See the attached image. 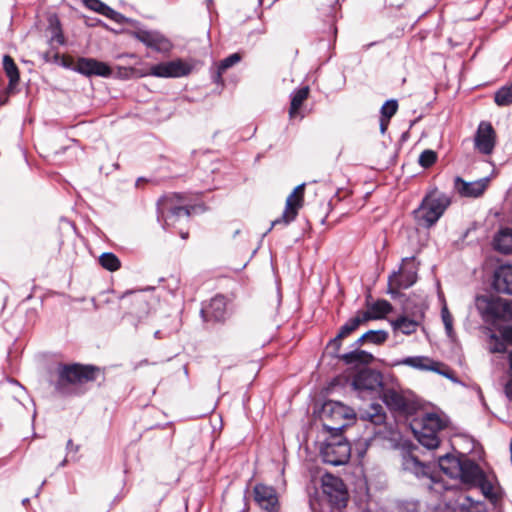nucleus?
<instances>
[{
	"mask_svg": "<svg viewBox=\"0 0 512 512\" xmlns=\"http://www.w3.org/2000/svg\"><path fill=\"white\" fill-rule=\"evenodd\" d=\"M192 69L191 64L181 59H176L153 65L150 68V74L161 78H179L189 75Z\"/></svg>",
	"mask_w": 512,
	"mask_h": 512,
	"instance_id": "obj_11",
	"label": "nucleus"
},
{
	"mask_svg": "<svg viewBox=\"0 0 512 512\" xmlns=\"http://www.w3.org/2000/svg\"><path fill=\"white\" fill-rule=\"evenodd\" d=\"M322 490L331 506L340 509L347 505L348 493L339 477L326 474L322 479Z\"/></svg>",
	"mask_w": 512,
	"mask_h": 512,
	"instance_id": "obj_8",
	"label": "nucleus"
},
{
	"mask_svg": "<svg viewBox=\"0 0 512 512\" xmlns=\"http://www.w3.org/2000/svg\"><path fill=\"white\" fill-rule=\"evenodd\" d=\"M397 364L406 365L418 370L434 371L441 375H444L447 378H450V375L448 373L442 372L438 369V366L440 365L439 362H436L427 356L406 357L398 361Z\"/></svg>",
	"mask_w": 512,
	"mask_h": 512,
	"instance_id": "obj_21",
	"label": "nucleus"
},
{
	"mask_svg": "<svg viewBox=\"0 0 512 512\" xmlns=\"http://www.w3.org/2000/svg\"><path fill=\"white\" fill-rule=\"evenodd\" d=\"M495 145L496 132L492 124L488 121H481L474 137L475 149L484 155H490Z\"/></svg>",
	"mask_w": 512,
	"mask_h": 512,
	"instance_id": "obj_12",
	"label": "nucleus"
},
{
	"mask_svg": "<svg viewBox=\"0 0 512 512\" xmlns=\"http://www.w3.org/2000/svg\"><path fill=\"white\" fill-rule=\"evenodd\" d=\"M188 235H189L188 232H183V231L180 232V236H181L182 239H187Z\"/></svg>",
	"mask_w": 512,
	"mask_h": 512,
	"instance_id": "obj_59",
	"label": "nucleus"
},
{
	"mask_svg": "<svg viewBox=\"0 0 512 512\" xmlns=\"http://www.w3.org/2000/svg\"><path fill=\"white\" fill-rule=\"evenodd\" d=\"M154 337H155L156 339H161V338H162L161 331H160V330H157V331L154 333Z\"/></svg>",
	"mask_w": 512,
	"mask_h": 512,
	"instance_id": "obj_58",
	"label": "nucleus"
},
{
	"mask_svg": "<svg viewBox=\"0 0 512 512\" xmlns=\"http://www.w3.org/2000/svg\"><path fill=\"white\" fill-rule=\"evenodd\" d=\"M309 87L303 86L299 89L294 90L291 95V101H290V108H289V117L295 118L299 112V109L301 108L303 102L308 98L309 96Z\"/></svg>",
	"mask_w": 512,
	"mask_h": 512,
	"instance_id": "obj_29",
	"label": "nucleus"
},
{
	"mask_svg": "<svg viewBox=\"0 0 512 512\" xmlns=\"http://www.w3.org/2000/svg\"><path fill=\"white\" fill-rule=\"evenodd\" d=\"M403 469L415 474L417 477L425 476L428 473V466L420 462L417 457L412 454H406L402 460Z\"/></svg>",
	"mask_w": 512,
	"mask_h": 512,
	"instance_id": "obj_30",
	"label": "nucleus"
},
{
	"mask_svg": "<svg viewBox=\"0 0 512 512\" xmlns=\"http://www.w3.org/2000/svg\"><path fill=\"white\" fill-rule=\"evenodd\" d=\"M319 417L327 432L340 433L355 418V413L339 401L328 400L322 405Z\"/></svg>",
	"mask_w": 512,
	"mask_h": 512,
	"instance_id": "obj_5",
	"label": "nucleus"
},
{
	"mask_svg": "<svg viewBox=\"0 0 512 512\" xmlns=\"http://www.w3.org/2000/svg\"><path fill=\"white\" fill-rule=\"evenodd\" d=\"M489 183V177L467 182L460 176H457L454 179V189L461 197L478 198L487 190Z\"/></svg>",
	"mask_w": 512,
	"mask_h": 512,
	"instance_id": "obj_13",
	"label": "nucleus"
},
{
	"mask_svg": "<svg viewBox=\"0 0 512 512\" xmlns=\"http://www.w3.org/2000/svg\"><path fill=\"white\" fill-rule=\"evenodd\" d=\"M359 327V320L350 318L344 325L339 329L337 335L331 339L328 343L333 353H338L342 346V340L351 335Z\"/></svg>",
	"mask_w": 512,
	"mask_h": 512,
	"instance_id": "obj_24",
	"label": "nucleus"
},
{
	"mask_svg": "<svg viewBox=\"0 0 512 512\" xmlns=\"http://www.w3.org/2000/svg\"><path fill=\"white\" fill-rule=\"evenodd\" d=\"M370 310L374 314V318L378 319L390 313L392 305L387 300H377L371 305Z\"/></svg>",
	"mask_w": 512,
	"mask_h": 512,
	"instance_id": "obj_36",
	"label": "nucleus"
},
{
	"mask_svg": "<svg viewBox=\"0 0 512 512\" xmlns=\"http://www.w3.org/2000/svg\"><path fill=\"white\" fill-rule=\"evenodd\" d=\"M367 332L364 333L359 339H357L353 344H352V347L353 348H357L359 349V347L364 343V342H367Z\"/></svg>",
	"mask_w": 512,
	"mask_h": 512,
	"instance_id": "obj_49",
	"label": "nucleus"
},
{
	"mask_svg": "<svg viewBox=\"0 0 512 512\" xmlns=\"http://www.w3.org/2000/svg\"><path fill=\"white\" fill-rule=\"evenodd\" d=\"M103 16L109 18L110 20L118 23V24H125V23H130L131 20L126 18L124 15H122L121 13L113 10L111 7H109L107 5L104 13H103Z\"/></svg>",
	"mask_w": 512,
	"mask_h": 512,
	"instance_id": "obj_41",
	"label": "nucleus"
},
{
	"mask_svg": "<svg viewBox=\"0 0 512 512\" xmlns=\"http://www.w3.org/2000/svg\"><path fill=\"white\" fill-rule=\"evenodd\" d=\"M333 355L343 361L346 365L354 366L368 365L374 360V356L371 353L357 348H354V350L347 353L339 354L338 352L333 353Z\"/></svg>",
	"mask_w": 512,
	"mask_h": 512,
	"instance_id": "obj_22",
	"label": "nucleus"
},
{
	"mask_svg": "<svg viewBox=\"0 0 512 512\" xmlns=\"http://www.w3.org/2000/svg\"><path fill=\"white\" fill-rule=\"evenodd\" d=\"M398 110V102L395 99L387 100L381 107L380 117L391 119Z\"/></svg>",
	"mask_w": 512,
	"mask_h": 512,
	"instance_id": "obj_38",
	"label": "nucleus"
},
{
	"mask_svg": "<svg viewBox=\"0 0 512 512\" xmlns=\"http://www.w3.org/2000/svg\"><path fill=\"white\" fill-rule=\"evenodd\" d=\"M135 37L158 52H168L172 48L171 42L163 35L147 30H139L135 33Z\"/></svg>",
	"mask_w": 512,
	"mask_h": 512,
	"instance_id": "obj_17",
	"label": "nucleus"
},
{
	"mask_svg": "<svg viewBox=\"0 0 512 512\" xmlns=\"http://www.w3.org/2000/svg\"><path fill=\"white\" fill-rule=\"evenodd\" d=\"M240 60L241 56L239 53H233L228 57L224 58L223 60H221L217 67V72L214 76V82L222 83V73L226 71L228 68L240 62Z\"/></svg>",
	"mask_w": 512,
	"mask_h": 512,
	"instance_id": "obj_32",
	"label": "nucleus"
},
{
	"mask_svg": "<svg viewBox=\"0 0 512 512\" xmlns=\"http://www.w3.org/2000/svg\"><path fill=\"white\" fill-rule=\"evenodd\" d=\"M482 473L483 471L477 463L466 456H463L461 472L457 474L456 479H459L462 483L473 487L474 484L481 479Z\"/></svg>",
	"mask_w": 512,
	"mask_h": 512,
	"instance_id": "obj_20",
	"label": "nucleus"
},
{
	"mask_svg": "<svg viewBox=\"0 0 512 512\" xmlns=\"http://www.w3.org/2000/svg\"><path fill=\"white\" fill-rule=\"evenodd\" d=\"M352 385L359 391H375L382 387V374L372 369L360 370L353 378Z\"/></svg>",
	"mask_w": 512,
	"mask_h": 512,
	"instance_id": "obj_15",
	"label": "nucleus"
},
{
	"mask_svg": "<svg viewBox=\"0 0 512 512\" xmlns=\"http://www.w3.org/2000/svg\"><path fill=\"white\" fill-rule=\"evenodd\" d=\"M304 187V183L298 185L293 190V192L287 197L285 209L282 215L279 218L272 221L271 227L269 228L268 231H270L274 226L279 224L287 226L296 219L299 209L303 206Z\"/></svg>",
	"mask_w": 512,
	"mask_h": 512,
	"instance_id": "obj_9",
	"label": "nucleus"
},
{
	"mask_svg": "<svg viewBox=\"0 0 512 512\" xmlns=\"http://www.w3.org/2000/svg\"><path fill=\"white\" fill-rule=\"evenodd\" d=\"M53 63L60 65L65 68H70L71 63L67 57L61 56L58 52L53 54Z\"/></svg>",
	"mask_w": 512,
	"mask_h": 512,
	"instance_id": "obj_44",
	"label": "nucleus"
},
{
	"mask_svg": "<svg viewBox=\"0 0 512 512\" xmlns=\"http://www.w3.org/2000/svg\"><path fill=\"white\" fill-rule=\"evenodd\" d=\"M473 487H478L481 489L482 493L485 497L494 499L496 498V494L494 493V486L490 480L487 479L484 472L481 475V479L477 481Z\"/></svg>",
	"mask_w": 512,
	"mask_h": 512,
	"instance_id": "obj_37",
	"label": "nucleus"
},
{
	"mask_svg": "<svg viewBox=\"0 0 512 512\" xmlns=\"http://www.w3.org/2000/svg\"><path fill=\"white\" fill-rule=\"evenodd\" d=\"M504 392L507 398L512 401V379L506 383Z\"/></svg>",
	"mask_w": 512,
	"mask_h": 512,
	"instance_id": "obj_50",
	"label": "nucleus"
},
{
	"mask_svg": "<svg viewBox=\"0 0 512 512\" xmlns=\"http://www.w3.org/2000/svg\"><path fill=\"white\" fill-rule=\"evenodd\" d=\"M389 123H390V119L380 117V132H381V134L384 135L386 133Z\"/></svg>",
	"mask_w": 512,
	"mask_h": 512,
	"instance_id": "obj_47",
	"label": "nucleus"
},
{
	"mask_svg": "<svg viewBox=\"0 0 512 512\" xmlns=\"http://www.w3.org/2000/svg\"><path fill=\"white\" fill-rule=\"evenodd\" d=\"M407 512H418V505L415 502H407L403 505Z\"/></svg>",
	"mask_w": 512,
	"mask_h": 512,
	"instance_id": "obj_51",
	"label": "nucleus"
},
{
	"mask_svg": "<svg viewBox=\"0 0 512 512\" xmlns=\"http://www.w3.org/2000/svg\"><path fill=\"white\" fill-rule=\"evenodd\" d=\"M418 322L408 317L402 316L394 321V328L402 333L409 335L416 331Z\"/></svg>",
	"mask_w": 512,
	"mask_h": 512,
	"instance_id": "obj_34",
	"label": "nucleus"
},
{
	"mask_svg": "<svg viewBox=\"0 0 512 512\" xmlns=\"http://www.w3.org/2000/svg\"><path fill=\"white\" fill-rule=\"evenodd\" d=\"M53 54L54 53H51L50 51L48 52H45L42 54V59L46 62V63H49V62H52L53 63Z\"/></svg>",
	"mask_w": 512,
	"mask_h": 512,
	"instance_id": "obj_53",
	"label": "nucleus"
},
{
	"mask_svg": "<svg viewBox=\"0 0 512 512\" xmlns=\"http://www.w3.org/2000/svg\"><path fill=\"white\" fill-rule=\"evenodd\" d=\"M382 399L390 410L404 412L408 409L406 398L394 389L383 390Z\"/></svg>",
	"mask_w": 512,
	"mask_h": 512,
	"instance_id": "obj_25",
	"label": "nucleus"
},
{
	"mask_svg": "<svg viewBox=\"0 0 512 512\" xmlns=\"http://www.w3.org/2000/svg\"><path fill=\"white\" fill-rule=\"evenodd\" d=\"M99 263L103 268L111 272L118 270L121 266L119 258L111 252L103 253L99 257Z\"/></svg>",
	"mask_w": 512,
	"mask_h": 512,
	"instance_id": "obj_35",
	"label": "nucleus"
},
{
	"mask_svg": "<svg viewBox=\"0 0 512 512\" xmlns=\"http://www.w3.org/2000/svg\"><path fill=\"white\" fill-rule=\"evenodd\" d=\"M16 88L14 90H9V85L6 89L0 91V106L5 105L9 101L10 94L16 93Z\"/></svg>",
	"mask_w": 512,
	"mask_h": 512,
	"instance_id": "obj_45",
	"label": "nucleus"
},
{
	"mask_svg": "<svg viewBox=\"0 0 512 512\" xmlns=\"http://www.w3.org/2000/svg\"><path fill=\"white\" fill-rule=\"evenodd\" d=\"M437 160V153L433 150L426 149L424 150L418 159V163L423 168L431 167Z\"/></svg>",
	"mask_w": 512,
	"mask_h": 512,
	"instance_id": "obj_39",
	"label": "nucleus"
},
{
	"mask_svg": "<svg viewBox=\"0 0 512 512\" xmlns=\"http://www.w3.org/2000/svg\"><path fill=\"white\" fill-rule=\"evenodd\" d=\"M493 247L502 254L512 253V229H500L494 236Z\"/></svg>",
	"mask_w": 512,
	"mask_h": 512,
	"instance_id": "obj_26",
	"label": "nucleus"
},
{
	"mask_svg": "<svg viewBox=\"0 0 512 512\" xmlns=\"http://www.w3.org/2000/svg\"><path fill=\"white\" fill-rule=\"evenodd\" d=\"M350 455V444L339 433H330V437L321 448L323 461L333 466L346 464L350 459Z\"/></svg>",
	"mask_w": 512,
	"mask_h": 512,
	"instance_id": "obj_7",
	"label": "nucleus"
},
{
	"mask_svg": "<svg viewBox=\"0 0 512 512\" xmlns=\"http://www.w3.org/2000/svg\"><path fill=\"white\" fill-rule=\"evenodd\" d=\"M100 369L94 365L80 363L59 364L55 392L63 397L80 396L86 392L85 384L95 381Z\"/></svg>",
	"mask_w": 512,
	"mask_h": 512,
	"instance_id": "obj_1",
	"label": "nucleus"
},
{
	"mask_svg": "<svg viewBox=\"0 0 512 512\" xmlns=\"http://www.w3.org/2000/svg\"><path fill=\"white\" fill-rule=\"evenodd\" d=\"M464 454L460 457H456L451 454L440 456L438 459V465L440 469L450 478H457V474L461 472V463L463 461Z\"/></svg>",
	"mask_w": 512,
	"mask_h": 512,
	"instance_id": "obj_23",
	"label": "nucleus"
},
{
	"mask_svg": "<svg viewBox=\"0 0 512 512\" xmlns=\"http://www.w3.org/2000/svg\"><path fill=\"white\" fill-rule=\"evenodd\" d=\"M353 319H358L359 320V326L371 319H375L374 318V314L370 311H366V312H363L362 314H358L356 315L355 317H353Z\"/></svg>",
	"mask_w": 512,
	"mask_h": 512,
	"instance_id": "obj_46",
	"label": "nucleus"
},
{
	"mask_svg": "<svg viewBox=\"0 0 512 512\" xmlns=\"http://www.w3.org/2000/svg\"><path fill=\"white\" fill-rule=\"evenodd\" d=\"M415 438L427 449H435L439 446L438 433L445 427L444 421L435 413H426L420 418H415L410 424Z\"/></svg>",
	"mask_w": 512,
	"mask_h": 512,
	"instance_id": "obj_4",
	"label": "nucleus"
},
{
	"mask_svg": "<svg viewBox=\"0 0 512 512\" xmlns=\"http://www.w3.org/2000/svg\"><path fill=\"white\" fill-rule=\"evenodd\" d=\"M126 297H130L133 305L135 306L132 313L138 316H140L141 314H148V303L143 294L130 291L122 295L121 299H124Z\"/></svg>",
	"mask_w": 512,
	"mask_h": 512,
	"instance_id": "obj_31",
	"label": "nucleus"
},
{
	"mask_svg": "<svg viewBox=\"0 0 512 512\" xmlns=\"http://www.w3.org/2000/svg\"><path fill=\"white\" fill-rule=\"evenodd\" d=\"M367 336V342L381 345L388 339V332L385 330H369Z\"/></svg>",
	"mask_w": 512,
	"mask_h": 512,
	"instance_id": "obj_40",
	"label": "nucleus"
},
{
	"mask_svg": "<svg viewBox=\"0 0 512 512\" xmlns=\"http://www.w3.org/2000/svg\"><path fill=\"white\" fill-rule=\"evenodd\" d=\"M442 321L444 323L447 334L450 336L453 332L452 315L448 311L447 307L444 306L441 310Z\"/></svg>",
	"mask_w": 512,
	"mask_h": 512,
	"instance_id": "obj_43",
	"label": "nucleus"
},
{
	"mask_svg": "<svg viewBox=\"0 0 512 512\" xmlns=\"http://www.w3.org/2000/svg\"><path fill=\"white\" fill-rule=\"evenodd\" d=\"M508 363H509V368L512 371V349L508 352Z\"/></svg>",
	"mask_w": 512,
	"mask_h": 512,
	"instance_id": "obj_56",
	"label": "nucleus"
},
{
	"mask_svg": "<svg viewBox=\"0 0 512 512\" xmlns=\"http://www.w3.org/2000/svg\"><path fill=\"white\" fill-rule=\"evenodd\" d=\"M73 70L87 77H109L112 74L111 68L106 63L86 57L78 58Z\"/></svg>",
	"mask_w": 512,
	"mask_h": 512,
	"instance_id": "obj_14",
	"label": "nucleus"
},
{
	"mask_svg": "<svg viewBox=\"0 0 512 512\" xmlns=\"http://www.w3.org/2000/svg\"><path fill=\"white\" fill-rule=\"evenodd\" d=\"M494 101L500 107L512 104V82L499 88L494 94Z\"/></svg>",
	"mask_w": 512,
	"mask_h": 512,
	"instance_id": "obj_33",
	"label": "nucleus"
},
{
	"mask_svg": "<svg viewBox=\"0 0 512 512\" xmlns=\"http://www.w3.org/2000/svg\"><path fill=\"white\" fill-rule=\"evenodd\" d=\"M360 419L382 425L385 423L386 413L380 404H371L368 409L360 412Z\"/></svg>",
	"mask_w": 512,
	"mask_h": 512,
	"instance_id": "obj_28",
	"label": "nucleus"
},
{
	"mask_svg": "<svg viewBox=\"0 0 512 512\" xmlns=\"http://www.w3.org/2000/svg\"><path fill=\"white\" fill-rule=\"evenodd\" d=\"M2 64L3 70L9 79V90H14L20 81L19 69L10 55H4Z\"/></svg>",
	"mask_w": 512,
	"mask_h": 512,
	"instance_id": "obj_27",
	"label": "nucleus"
},
{
	"mask_svg": "<svg viewBox=\"0 0 512 512\" xmlns=\"http://www.w3.org/2000/svg\"><path fill=\"white\" fill-rule=\"evenodd\" d=\"M450 203L448 195L433 189L424 196L419 207L414 210V218L420 226L430 228L437 223Z\"/></svg>",
	"mask_w": 512,
	"mask_h": 512,
	"instance_id": "obj_2",
	"label": "nucleus"
},
{
	"mask_svg": "<svg viewBox=\"0 0 512 512\" xmlns=\"http://www.w3.org/2000/svg\"><path fill=\"white\" fill-rule=\"evenodd\" d=\"M66 449L68 452L77 453L79 451V445H74L73 441L71 439H69L67 441Z\"/></svg>",
	"mask_w": 512,
	"mask_h": 512,
	"instance_id": "obj_52",
	"label": "nucleus"
},
{
	"mask_svg": "<svg viewBox=\"0 0 512 512\" xmlns=\"http://www.w3.org/2000/svg\"><path fill=\"white\" fill-rule=\"evenodd\" d=\"M476 307L482 318L486 321H506L512 319V300L480 295L476 297Z\"/></svg>",
	"mask_w": 512,
	"mask_h": 512,
	"instance_id": "obj_6",
	"label": "nucleus"
},
{
	"mask_svg": "<svg viewBox=\"0 0 512 512\" xmlns=\"http://www.w3.org/2000/svg\"><path fill=\"white\" fill-rule=\"evenodd\" d=\"M505 351V344L502 342H498L495 347L492 349V352L502 353Z\"/></svg>",
	"mask_w": 512,
	"mask_h": 512,
	"instance_id": "obj_54",
	"label": "nucleus"
},
{
	"mask_svg": "<svg viewBox=\"0 0 512 512\" xmlns=\"http://www.w3.org/2000/svg\"><path fill=\"white\" fill-rule=\"evenodd\" d=\"M254 499L262 509L268 512H277L278 496L273 487L264 484L255 485Z\"/></svg>",
	"mask_w": 512,
	"mask_h": 512,
	"instance_id": "obj_16",
	"label": "nucleus"
},
{
	"mask_svg": "<svg viewBox=\"0 0 512 512\" xmlns=\"http://www.w3.org/2000/svg\"><path fill=\"white\" fill-rule=\"evenodd\" d=\"M184 196L180 193H169L157 201V219L163 229L169 230L180 218L188 219L191 208L183 204Z\"/></svg>",
	"mask_w": 512,
	"mask_h": 512,
	"instance_id": "obj_3",
	"label": "nucleus"
},
{
	"mask_svg": "<svg viewBox=\"0 0 512 512\" xmlns=\"http://www.w3.org/2000/svg\"><path fill=\"white\" fill-rule=\"evenodd\" d=\"M85 6L101 15H103L107 5L100 0H84Z\"/></svg>",
	"mask_w": 512,
	"mask_h": 512,
	"instance_id": "obj_42",
	"label": "nucleus"
},
{
	"mask_svg": "<svg viewBox=\"0 0 512 512\" xmlns=\"http://www.w3.org/2000/svg\"><path fill=\"white\" fill-rule=\"evenodd\" d=\"M54 38L59 44H64V36L61 33L56 34Z\"/></svg>",
	"mask_w": 512,
	"mask_h": 512,
	"instance_id": "obj_55",
	"label": "nucleus"
},
{
	"mask_svg": "<svg viewBox=\"0 0 512 512\" xmlns=\"http://www.w3.org/2000/svg\"><path fill=\"white\" fill-rule=\"evenodd\" d=\"M418 264L415 257H406L402 260V266L398 272L389 277V285L397 289H407L417 281Z\"/></svg>",
	"mask_w": 512,
	"mask_h": 512,
	"instance_id": "obj_10",
	"label": "nucleus"
},
{
	"mask_svg": "<svg viewBox=\"0 0 512 512\" xmlns=\"http://www.w3.org/2000/svg\"><path fill=\"white\" fill-rule=\"evenodd\" d=\"M201 315L205 321H223L227 315L226 299L222 295L213 297L207 307L201 309Z\"/></svg>",
	"mask_w": 512,
	"mask_h": 512,
	"instance_id": "obj_18",
	"label": "nucleus"
},
{
	"mask_svg": "<svg viewBox=\"0 0 512 512\" xmlns=\"http://www.w3.org/2000/svg\"><path fill=\"white\" fill-rule=\"evenodd\" d=\"M502 337L505 341L512 343V327H507L502 331Z\"/></svg>",
	"mask_w": 512,
	"mask_h": 512,
	"instance_id": "obj_48",
	"label": "nucleus"
},
{
	"mask_svg": "<svg viewBox=\"0 0 512 512\" xmlns=\"http://www.w3.org/2000/svg\"><path fill=\"white\" fill-rule=\"evenodd\" d=\"M67 463V459H64L63 461L60 462L59 466L60 467H64Z\"/></svg>",
	"mask_w": 512,
	"mask_h": 512,
	"instance_id": "obj_60",
	"label": "nucleus"
},
{
	"mask_svg": "<svg viewBox=\"0 0 512 512\" xmlns=\"http://www.w3.org/2000/svg\"><path fill=\"white\" fill-rule=\"evenodd\" d=\"M363 444H364V448H363V451H362V452H360V454H362L363 452H365V450L367 449V446H368V440H364ZM358 446H362V442H361V441L358 443Z\"/></svg>",
	"mask_w": 512,
	"mask_h": 512,
	"instance_id": "obj_57",
	"label": "nucleus"
},
{
	"mask_svg": "<svg viewBox=\"0 0 512 512\" xmlns=\"http://www.w3.org/2000/svg\"><path fill=\"white\" fill-rule=\"evenodd\" d=\"M492 287L498 293L512 295V265H501L495 270Z\"/></svg>",
	"mask_w": 512,
	"mask_h": 512,
	"instance_id": "obj_19",
	"label": "nucleus"
}]
</instances>
